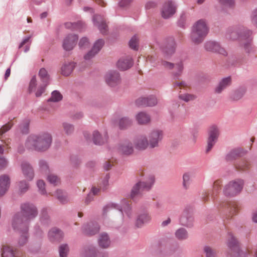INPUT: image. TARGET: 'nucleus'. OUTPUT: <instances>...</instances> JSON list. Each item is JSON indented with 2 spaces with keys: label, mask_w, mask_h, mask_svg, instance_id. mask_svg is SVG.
Returning <instances> with one entry per match:
<instances>
[{
  "label": "nucleus",
  "mask_w": 257,
  "mask_h": 257,
  "mask_svg": "<svg viewBox=\"0 0 257 257\" xmlns=\"http://www.w3.org/2000/svg\"><path fill=\"white\" fill-rule=\"evenodd\" d=\"M51 135L48 133L30 136L26 142V147L30 150L38 151L47 150L52 143Z\"/></svg>",
  "instance_id": "nucleus-1"
},
{
  "label": "nucleus",
  "mask_w": 257,
  "mask_h": 257,
  "mask_svg": "<svg viewBox=\"0 0 257 257\" xmlns=\"http://www.w3.org/2000/svg\"><path fill=\"white\" fill-rule=\"evenodd\" d=\"M37 214V209L34 205L28 203L22 204L21 212L16 214L14 217V228L18 227L19 225L27 226L29 221L35 218Z\"/></svg>",
  "instance_id": "nucleus-2"
},
{
  "label": "nucleus",
  "mask_w": 257,
  "mask_h": 257,
  "mask_svg": "<svg viewBox=\"0 0 257 257\" xmlns=\"http://www.w3.org/2000/svg\"><path fill=\"white\" fill-rule=\"evenodd\" d=\"M208 31V27L203 20H199L193 26L191 38L195 44L202 42Z\"/></svg>",
  "instance_id": "nucleus-3"
},
{
  "label": "nucleus",
  "mask_w": 257,
  "mask_h": 257,
  "mask_svg": "<svg viewBox=\"0 0 257 257\" xmlns=\"http://www.w3.org/2000/svg\"><path fill=\"white\" fill-rule=\"evenodd\" d=\"M229 239L227 242L229 248L226 257H247L246 253L240 249L239 244L231 233H229Z\"/></svg>",
  "instance_id": "nucleus-4"
},
{
  "label": "nucleus",
  "mask_w": 257,
  "mask_h": 257,
  "mask_svg": "<svg viewBox=\"0 0 257 257\" xmlns=\"http://www.w3.org/2000/svg\"><path fill=\"white\" fill-rule=\"evenodd\" d=\"M177 44L175 39L172 37H168L164 40L162 46V55L166 59L170 58L175 53Z\"/></svg>",
  "instance_id": "nucleus-5"
},
{
  "label": "nucleus",
  "mask_w": 257,
  "mask_h": 257,
  "mask_svg": "<svg viewBox=\"0 0 257 257\" xmlns=\"http://www.w3.org/2000/svg\"><path fill=\"white\" fill-rule=\"evenodd\" d=\"M244 182L241 179H237L229 182L225 185L223 192L226 196H234L239 193L243 188Z\"/></svg>",
  "instance_id": "nucleus-6"
},
{
  "label": "nucleus",
  "mask_w": 257,
  "mask_h": 257,
  "mask_svg": "<svg viewBox=\"0 0 257 257\" xmlns=\"http://www.w3.org/2000/svg\"><path fill=\"white\" fill-rule=\"evenodd\" d=\"M252 32L246 28L239 27L232 30L227 34L228 38L232 40L239 39L240 41L243 40L245 38L251 36Z\"/></svg>",
  "instance_id": "nucleus-7"
},
{
  "label": "nucleus",
  "mask_w": 257,
  "mask_h": 257,
  "mask_svg": "<svg viewBox=\"0 0 257 257\" xmlns=\"http://www.w3.org/2000/svg\"><path fill=\"white\" fill-rule=\"evenodd\" d=\"M208 134L207 153L211 150L218 140L220 134L219 128L216 125H212L208 128Z\"/></svg>",
  "instance_id": "nucleus-8"
},
{
  "label": "nucleus",
  "mask_w": 257,
  "mask_h": 257,
  "mask_svg": "<svg viewBox=\"0 0 257 257\" xmlns=\"http://www.w3.org/2000/svg\"><path fill=\"white\" fill-rule=\"evenodd\" d=\"M177 6L174 2L172 0L166 1L162 8V17L165 19H168L176 13Z\"/></svg>",
  "instance_id": "nucleus-9"
},
{
  "label": "nucleus",
  "mask_w": 257,
  "mask_h": 257,
  "mask_svg": "<svg viewBox=\"0 0 257 257\" xmlns=\"http://www.w3.org/2000/svg\"><path fill=\"white\" fill-rule=\"evenodd\" d=\"M193 208L191 206H187L180 219V224L187 227H191L193 225L194 218L192 215Z\"/></svg>",
  "instance_id": "nucleus-10"
},
{
  "label": "nucleus",
  "mask_w": 257,
  "mask_h": 257,
  "mask_svg": "<svg viewBox=\"0 0 257 257\" xmlns=\"http://www.w3.org/2000/svg\"><path fill=\"white\" fill-rule=\"evenodd\" d=\"M39 75L43 82V84L40 85L37 89L36 92V96L37 97L40 96L44 92L45 88L48 84L49 81V76L45 68H41L40 70Z\"/></svg>",
  "instance_id": "nucleus-11"
},
{
  "label": "nucleus",
  "mask_w": 257,
  "mask_h": 257,
  "mask_svg": "<svg viewBox=\"0 0 257 257\" xmlns=\"http://www.w3.org/2000/svg\"><path fill=\"white\" fill-rule=\"evenodd\" d=\"M106 83L111 87L118 85L120 82L119 73L116 71H111L106 73L105 76Z\"/></svg>",
  "instance_id": "nucleus-12"
},
{
  "label": "nucleus",
  "mask_w": 257,
  "mask_h": 257,
  "mask_svg": "<svg viewBox=\"0 0 257 257\" xmlns=\"http://www.w3.org/2000/svg\"><path fill=\"white\" fill-rule=\"evenodd\" d=\"M204 48L207 51L218 53L224 56L227 55L225 50L222 48L219 43L214 41H208L205 43Z\"/></svg>",
  "instance_id": "nucleus-13"
},
{
  "label": "nucleus",
  "mask_w": 257,
  "mask_h": 257,
  "mask_svg": "<svg viewBox=\"0 0 257 257\" xmlns=\"http://www.w3.org/2000/svg\"><path fill=\"white\" fill-rule=\"evenodd\" d=\"M247 153V151L244 150L241 148H237L232 149L228 153L225 157L227 162L232 161L239 158H240Z\"/></svg>",
  "instance_id": "nucleus-14"
},
{
  "label": "nucleus",
  "mask_w": 257,
  "mask_h": 257,
  "mask_svg": "<svg viewBox=\"0 0 257 257\" xmlns=\"http://www.w3.org/2000/svg\"><path fill=\"white\" fill-rule=\"evenodd\" d=\"M104 44L102 39H99L96 41L92 48V49L84 56V59L89 60L93 58L101 50Z\"/></svg>",
  "instance_id": "nucleus-15"
},
{
  "label": "nucleus",
  "mask_w": 257,
  "mask_h": 257,
  "mask_svg": "<svg viewBox=\"0 0 257 257\" xmlns=\"http://www.w3.org/2000/svg\"><path fill=\"white\" fill-rule=\"evenodd\" d=\"M152 184H148L146 182H139L137 183L133 188L131 197H135L136 195L140 194L145 190H148L151 187Z\"/></svg>",
  "instance_id": "nucleus-16"
},
{
  "label": "nucleus",
  "mask_w": 257,
  "mask_h": 257,
  "mask_svg": "<svg viewBox=\"0 0 257 257\" xmlns=\"http://www.w3.org/2000/svg\"><path fill=\"white\" fill-rule=\"evenodd\" d=\"M10 179L8 175L0 176V197L4 196L8 191L10 186Z\"/></svg>",
  "instance_id": "nucleus-17"
},
{
  "label": "nucleus",
  "mask_w": 257,
  "mask_h": 257,
  "mask_svg": "<svg viewBox=\"0 0 257 257\" xmlns=\"http://www.w3.org/2000/svg\"><path fill=\"white\" fill-rule=\"evenodd\" d=\"M157 103V99L154 96L139 98L136 100V104L138 106H153L155 105Z\"/></svg>",
  "instance_id": "nucleus-18"
},
{
  "label": "nucleus",
  "mask_w": 257,
  "mask_h": 257,
  "mask_svg": "<svg viewBox=\"0 0 257 257\" xmlns=\"http://www.w3.org/2000/svg\"><path fill=\"white\" fill-rule=\"evenodd\" d=\"M78 40V37L75 35H68L64 39L63 47L66 51L71 50L76 45V42Z\"/></svg>",
  "instance_id": "nucleus-19"
},
{
  "label": "nucleus",
  "mask_w": 257,
  "mask_h": 257,
  "mask_svg": "<svg viewBox=\"0 0 257 257\" xmlns=\"http://www.w3.org/2000/svg\"><path fill=\"white\" fill-rule=\"evenodd\" d=\"M133 62L132 57L126 56L120 58L117 62V66L118 69L121 70H125L131 68Z\"/></svg>",
  "instance_id": "nucleus-20"
},
{
  "label": "nucleus",
  "mask_w": 257,
  "mask_h": 257,
  "mask_svg": "<svg viewBox=\"0 0 257 257\" xmlns=\"http://www.w3.org/2000/svg\"><path fill=\"white\" fill-rule=\"evenodd\" d=\"M136 119L138 124L140 125H146L151 122L150 115L146 112L141 111L136 115Z\"/></svg>",
  "instance_id": "nucleus-21"
},
{
  "label": "nucleus",
  "mask_w": 257,
  "mask_h": 257,
  "mask_svg": "<svg viewBox=\"0 0 257 257\" xmlns=\"http://www.w3.org/2000/svg\"><path fill=\"white\" fill-rule=\"evenodd\" d=\"M94 25L99 29L100 32L105 34L107 32V26L103 18L100 15H96L93 18Z\"/></svg>",
  "instance_id": "nucleus-22"
},
{
  "label": "nucleus",
  "mask_w": 257,
  "mask_h": 257,
  "mask_svg": "<svg viewBox=\"0 0 257 257\" xmlns=\"http://www.w3.org/2000/svg\"><path fill=\"white\" fill-rule=\"evenodd\" d=\"M22 170L25 177L29 181L32 180L34 177V171L32 167L27 162L22 164Z\"/></svg>",
  "instance_id": "nucleus-23"
},
{
  "label": "nucleus",
  "mask_w": 257,
  "mask_h": 257,
  "mask_svg": "<svg viewBox=\"0 0 257 257\" xmlns=\"http://www.w3.org/2000/svg\"><path fill=\"white\" fill-rule=\"evenodd\" d=\"M232 83L231 76L223 78L215 89V92L220 93L224 89L230 86Z\"/></svg>",
  "instance_id": "nucleus-24"
},
{
  "label": "nucleus",
  "mask_w": 257,
  "mask_h": 257,
  "mask_svg": "<svg viewBox=\"0 0 257 257\" xmlns=\"http://www.w3.org/2000/svg\"><path fill=\"white\" fill-rule=\"evenodd\" d=\"M117 149L118 152L122 155H129L133 152L132 144L127 142L120 144Z\"/></svg>",
  "instance_id": "nucleus-25"
},
{
  "label": "nucleus",
  "mask_w": 257,
  "mask_h": 257,
  "mask_svg": "<svg viewBox=\"0 0 257 257\" xmlns=\"http://www.w3.org/2000/svg\"><path fill=\"white\" fill-rule=\"evenodd\" d=\"M246 88L245 86H240L235 89L230 95V98L233 101H237L240 99L245 94Z\"/></svg>",
  "instance_id": "nucleus-26"
},
{
  "label": "nucleus",
  "mask_w": 257,
  "mask_h": 257,
  "mask_svg": "<svg viewBox=\"0 0 257 257\" xmlns=\"http://www.w3.org/2000/svg\"><path fill=\"white\" fill-rule=\"evenodd\" d=\"M114 124L118 126L120 129H124L132 124V119L127 117L118 118L114 120Z\"/></svg>",
  "instance_id": "nucleus-27"
},
{
  "label": "nucleus",
  "mask_w": 257,
  "mask_h": 257,
  "mask_svg": "<svg viewBox=\"0 0 257 257\" xmlns=\"http://www.w3.org/2000/svg\"><path fill=\"white\" fill-rule=\"evenodd\" d=\"M240 45L242 47L245 53L247 54L254 51L252 39L250 38V36L245 38L242 41H240Z\"/></svg>",
  "instance_id": "nucleus-28"
},
{
  "label": "nucleus",
  "mask_w": 257,
  "mask_h": 257,
  "mask_svg": "<svg viewBox=\"0 0 257 257\" xmlns=\"http://www.w3.org/2000/svg\"><path fill=\"white\" fill-rule=\"evenodd\" d=\"M92 139L95 144L101 145L107 142V136L106 134L101 135L98 131H94L93 133Z\"/></svg>",
  "instance_id": "nucleus-29"
},
{
  "label": "nucleus",
  "mask_w": 257,
  "mask_h": 257,
  "mask_svg": "<svg viewBox=\"0 0 257 257\" xmlns=\"http://www.w3.org/2000/svg\"><path fill=\"white\" fill-rule=\"evenodd\" d=\"M160 132L159 130H155L152 132L150 136L149 144L151 148H155L158 145Z\"/></svg>",
  "instance_id": "nucleus-30"
},
{
  "label": "nucleus",
  "mask_w": 257,
  "mask_h": 257,
  "mask_svg": "<svg viewBox=\"0 0 257 257\" xmlns=\"http://www.w3.org/2000/svg\"><path fill=\"white\" fill-rule=\"evenodd\" d=\"M84 232L87 235H92L97 233L99 230V227L97 224H89L83 226Z\"/></svg>",
  "instance_id": "nucleus-31"
},
{
  "label": "nucleus",
  "mask_w": 257,
  "mask_h": 257,
  "mask_svg": "<svg viewBox=\"0 0 257 257\" xmlns=\"http://www.w3.org/2000/svg\"><path fill=\"white\" fill-rule=\"evenodd\" d=\"M2 257H19L12 247L8 244L4 245L2 248Z\"/></svg>",
  "instance_id": "nucleus-32"
},
{
  "label": "nucleus",
  "mask_w": 257,
  "mask_h": 257,
  "mask_svg": "<svg viewBox=\"0 0 257 257\" xmlns=\"http://www.w3.org/2000/svg\"><path fill=\"white\" fill-rule=\"evenodd\" d=\"M103 214H117L121 215V210L116 208V206L113 204H108L103 209Z\"/></svg>",
  "instance_id": "nucleus-33"
},
{
  "label": "nucleus",
  "mask_w": 257,
  "mask_h": 257,
  "mask_svg": "<svg viewBox=\"0 0 257 257\" xmlns=\"http://www.w3.org/2000/svg\"><path fill=\"white\" fill-rule=\"evenodd\" d=\"M150 219V217L147 213L145 212L141 214L138 217L136 222V225L138 227H141L144 224L148 222Z\"/></svg>",
  "instance_id": "nucleus-34"
},
{
  "label": "nucleus",
  "mask_w": 257,
  "mask_h": 257,
  "mask_svg": "<svg viewBox=\"0 0 257 257\" xmlns=\"http://www.w3.org/2000/svg\"><path fill=\"white\" fill-rule=\"evenodd\" d=\"M75 63L73 62H66L61 67V73L65 76L70 75L75 67Z\"/></svg>",
  "instance_id": "nucleus-35"
},
{
  "label": "nucleus",
  "mask_w": 257,
  "mask_h": 257,
  "mask_svg": "<svg viewBox=\"0 0 257 257\" xmlns=\"http://www.w3.org/2000/svg\"><path fill=\"white\" fill-rule=\"evenodd\" d=\"M63 236V233L59 229L54 228L49 232V237L52 241L59 240Z\"/></svg>",
  "instance_id": "nucleus-36"
},
{
  "label": "nucleus",
  "mask_w": 257,
  "mask_h": 257,
  "mask_svg": "<svg viewBox=\"0 0 257 257\" xmlns=\"http://www.w3.org/2000/svg\"><path fill=\"white\" fill-rule=\"evenodd\" d=\"M15 229H23L24 232H23V234L21 236L19 240V244L20 245H24L26 243L28 240V236L27 235V232L28 231V228L27 226H24L23 225H19L18 227H17L16 228H14Z\"/></svg>",
  "instance_id": "nucleus-37"
},
{
  "label": "nucleus",
  "mask_w": 257,
  "mask_h": 257,
  "mask_svg": "<svg viewBox=\"0 0 257 257\" xmlns=\"http://www.w3.org/2000/svg\"><path fill=\"white\" fill-rule=\"evenodd\" d=\"M148 140L146 137H141L135 142V147L139 150H145L148 146Z\"/></svg>",
  "instance_id": "nucleus-38"
},
{
  "label": "nucleus",
  "mask_w": 257,
  "mask_h": 257,
  "mask_svg": "<svg viewBox=\"0 0 257 257\" xmlns=\"http://www.w3.org/2000/svg\"><path fill=\"white\" fill-rule=\"evenodd\" d=\"M110 243V241L107 234L103 233L100 234L98 243L101 247L107 248L109 246Z\"/></svg>",
  "instance_id": "nucleus-39"
},
{
  "label": "nucleus",
  "mask_w": 257,
  "mask_h": 257,
  "mask_svg": "<svg viewBox=\"0 0 257 257\" xmlns=\"http://www.w3.org/2000/svg\"><path fill=\"white\" fill-rule=\"evenodd\" d=\"M86 257H107L105 253L96 252L94 247L89 248L85 252Z\"/></svg>",
  "instance_id": "nucleus-40"
},
{
  "label": "nucleus",
  "mask_w": 257,
  "mask_h": 257,
  "mask_svg": "<svg viewBox=\"0 0 257 257\" xmlns=\"http://www.w3.org/2000/svg\"><path fill=\"white\" fill-rule=\"evenodd\" d=\"M54 195L62 203H65L69 201L67 194L61 190H57Z\"/></svg>",
  "instance_id": "nucleus-41"
},
{
  "label": "nucleus",
  "mask_w": 257,
  "mask_h": 257,
  "mask_svg": "<svg viewBox=\"0 0 257 257\" xmlns=\"http://www.w3.org/2000/svg\"><path fill=\"white\" fill-rule=\"evenodd\" d=\"M175 235L179 240H184L187 238L188 232L185 228H180L176 230Z\"/></svg>",
  "instance_id": "nucleus-42"
},
{
  "label": "nucleus",
  "mask_w": 257,
  "mask_h": 257,
  "mask_svg": "<svg viewBox=\"0 0 257 257\" xmlns=\"http://www.w3.org/2000/svg\"><path fill=\"white\" fill-rule=\"evenodd\" d=\"M47 180L49 182L54 185H58L60 183V178L54 174H50L47 176Z\"/></svg>",
  "instance_id": "nucleus-43"
},
{
  "label": "nucleus",
  "mask_w": 257,
  "mask_h": 257,
  "mask_svg": "<svg viewBox=\"0 0 257 257\" xmlns=\"http://www.w3.org/2000/svg\"><path fill=\"white\" fill-rule=\"evenodd\" d=\"M129 46L131 48L134 50H138L139 46V39L136 35L134 36L129 42Z\"/></svg>",
  "instance_id": "nucleus-44"
},
{
  "label": "nucleus",
  "mask_w": 257,
  "mask_h": 257,
  "mask_svg": "<svg viewBox=\"0 0 257 257\" xmlns=\"http://www.w3.org/2000/svg\"><path fill=\"white\" fill-rule=\"evenodd\" d=\"M204 251L206 257H216V251L208 246H205L204 247Z\"/></svg>",
  "instance_id": "nucleus-45"
},
{
  "label": "nucleus",
  "mask_w": 257,
  "mask_h": 257,
  "mask_svg": "<svg viewBox=\"0 0 257 257\" xmlns=\"http://www.w3.org/2000/svg\"><path fill=\"white\" fill-rule=\"evenodd\" d=\"M62 126L64 130V131L67 135H70L74 131V126L73 125L64 122L62 124Z\"/></svg>",
  "instance_id": "nucleus-46"
},
{
  "label": "nucleus",
  "mask_w": 257,
  "mask_h": 257,
  "mask_svg": "<svg viewBox=\"0 0 257 257\" xmlns=\"http://www.w3.org/2000/svg\"><path fill=\"white\" fill-rule=\"evenodd\" d=\"M65 26L68 28L81 29L83 27L84 24L81 22H79L77 23H67L65 24Z\"/></svg>",
  "instance_id": "nucleus-47"
},
{
  "label": "nucleus",
  "mask_w": 257,
  "mask_h": 257,
  "mask_svg": "<svg viewBox=\"0 0 257 257\" xmlns=\"http://www.w3.org/2000/svg\"><path fill=\"white\" fill-rule=\"evenodd\" d=\"M176 66L177 69V72L174 73V75L176 78L178 79V78L181 75L184 68L183 62L181 61L178 63H176Z\"/></svg>",
  "instance_id": "nucleus-48"
},
{
  "label": "nucleus",
  "mask_w": 257,
  "mask_h": 257,
  "mask_svg": "<svg viewBox=\"0 0 257 257\" xmlns=\"http://www.w3.org/2000/svg\"><path fill=\"white\" fill-rule=\"evenodd\" d=\"M100 191V189L95 187H92L91 192L88 194L87 197L86 198L85 201L87 203H88L92 198V196L97 195Z\"/></svg>",
  "instance_id": "nucleus-49"
},
{
  "label": "nucleus",
  "mask_w": 257,
  "mask_h": 257,
  "mask_svg": "<svg viewBox=\"0 0 257 257\" xmlns=\"http://www.w3.org/2000/svg\"><path fill=\"white\" fill-rule=\"evenodd\" d=\"M219 4L223 7L231 8L235 4L234 0H217Z\"/></svg>",
  "instance_id": "nucleus-50"
},
{
  "label": "nucleus",
  "mask_w": 257,
  "mask_h": 257,
  "mask_svg": "<svg viewBox=\"0 0 257 257\" xmlns=\"http://www.w3.org/2000/svg\"><path fill=\"white\" fill-rule=\"evenodd\" d=\"M62 99V95L61 93L55 90L52 93V96L50 100L52 101H59Z\"/></svg>",
  "instance_id": "nucleus-51"
},
{
  "label": "nucleus",
  "mask_w": 257,
  "mask_h": 257,
  "mask_svg": "<svg viewBox=\"0 0 257 257\" xmlns=\"http://www.w3.org/2000/svg\"><path fill=\"white\" fill-rule=\"evenodd\" d=\"M69 251V247L67 244H62L59 247V254L60 257H67V253Z\"/></svg>",
  "instance_id": "nucleus-52"
},
{
  "label": "nucleus",
  "mask_w": 257,
  "mask_h": 257,
  "mask_svg": "<svg viewBox=\"0 0 257 257\" xmlns=\"http://www.w3.org/2000/svg\"><path fill=\"white\" fill-rule=\"evenodd\" d=\"M19 189L21 193L26 192L29 189L28 184L25 181H20L19 183Z\"/></svg>",
  "instance_id": "nucleus-53"
},
{
  "label": "nucleus",
  "mask_w": 257,
  "mask_h": 257,
  "mask_svg": "<svg viewBox=\"0 0 257 257\" xmlns=\"http://www.w3.org/2000/svg\"><path fill=\"white\" fill-rule=\"evenodd\" d=\"M179 98L184 100L185 102H188L190 100H192L195 99V97L194 95L190 94H180L179 95Z\"/></svg>",
  "instance_id": "nucleus-54"
},
{
  "label": "nucleus",
  "mask_w": 257,
  "mask_h": 257,
  "mask_svg": "<svg viewBox=\"0 0 257 257\" xmlns=\"http://www.w3.org/2000/svg\"><path fill=\"white\" fill-rule=\"evenodd\" d=\"M37 184L41 193L44 194L46 193V190L45 188V184L44 181L42 180H38Z\"/></svg>",
  "instance_id": "nucleus-55"
},
{
  "label": "nucleus",
  "mask_w": 257,
  "mask_h": 257,
  "mask_svg": "<svg viewBox=\"0 0 257 257\" xmlns=\"http://www.w3.org/2000/svg\"><path fill=\"white\" fill-rule=\"evenodd\" d=\"M162 66H163L165 69L171 70L174 67L175 64L162 60Z\"/></svg>",
  "instance_id": "nucleus-56"
},
{
  "label": "nucleus",
  "mask_w": 257,
  "mask_h": 257,
  "mask_svg": "<svg viewBox=\"0 0 257 257\" xmlns=\"http://www.w3.org/2000/svg\"><path fill=\"white\" fill-rule=\"evenodd\" d=\"M227 206V207L229 208V212L230 214H234L237 209V206L236 205L231 202H228L226 204H225Z\"/></svg>",
  "instance_id": "nucleus-57"
},
{
  "label": "nucleus",
  "mask_w": 257,
  "mask_h": 257,
  "mask_svg": "<svg viewBox=\"0 0 257 257\" xmlns=\"http://www.w3.org/2000/svg\"><path fill=\"white\" fill-rule=\"evenodd\" d=\"M89 45V41L86 38H82L79 43V46L81 48H85Z\"/></svg>",
  "instance_id": "nucleus-58"
},
{
  "label": "nucleus",
  "mask_w": 257,
  "mask_h": 257,
  "mask_svg": "<svg viewBox=\"0 0 257 257\" xmlns=\"http://www.w3.org/2000/svg\"><path fill=\"white\" fill-rule=\"evenodd\" d=\"M186 16L184 13H182L178 20V24L180 27L183 28L184 27L186 22Z\"/></svg>",
  "instance_id": "nucleus-59"
},
{
  "label": "nucleus",
  "mask_w": 257,
  "mask_h": 257,
  "mask_svg": "<svg viewBox=\"0 0 257 257\" xmlns=\"http://www.w3.org/2000/svg\"><path fill=\"white\" fill-rule=\"evenodd\" d=\"M40 166L41 168V171L42 172H44L45 173H47V171H49L48 166L46 162L44 161H41L40 162Z\"/></svg>",
  "instance_id": "nucleus-60"
},
{
  "label": "nucleus",
  "mask_w": 257,
  "mask_h": 257,
  "mask_svg": "<svg viewBox=\"0 0 257 257\" xmlns=\"http://www.w3.org/2000/svg\"><path fill=\"white\" fill-rule=\"evenodd\" d=\"M37 85V81L35 76L33 77L30 82L29 89L31 91H33Z\"/></svg>",
  "instance_id": "nucleus-61"
},
{
  "label": "nucleus",
  "mask_w": 257,
  "mask_h": 257,
  "mask_svg": "<svg viewBox=\"0 0 257 257\" xmlns=\"http://www.w3.org/2000/svg\"><path fill=\"white\" fill-rule=\"evenodd\" d=\"M248 168V162L242 161L238 165L237 169L238 170H245Z\"/></svg>",
  "instance_id": "nucleus-62"
},
{
  "label": "nucleus",
  "mask_w": 257,
  "mask_h": 257,
  "mask_svg": "<svg viewBox=\"0 0 257 257\" xmlns=\"http://www.w3.org/2000/svg\"><path fill=\"white\" fill-rule=\"evenodd\" d=\"M221 182L220 180H216L214 182L213 190L214 191H217L220 188V184Z\"/></svg>",
  "instance_id": "nucleus-63"
},
{
  "label": "nucleus",
  "mask_w": 257,
  "mask_h": 257,
  "mask_svg": "<svg viewBox=\"0 0 257 257\" xmlns=\"http://www.w3.org/2000/svg\"><path fill=\"white\" fill-rule=\"evenodd\" d=\"M252 22L257 26V9L254 10L252 13Z\"/></svg>",
  "instance_id": "nucleus-64"
}]
</instances>
